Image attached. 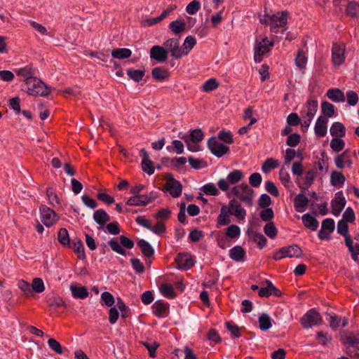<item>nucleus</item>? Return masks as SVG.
Instances as JSON below:
<instances>
[{"label":"nucleus","mask_w":359,"mask_h":359,"mask_svg":"<svg viewBox=\"0 0 359 359\" xmlns=\"http://www.w3.org/2000/svg\"><path fill=\"white\" fill-rule=\"evenodd\" d=\"M288 15L287 11L277 12L272 15L265 14L263 18L260 20V22L262 24L269 25L272 34H278V29H282L281 34H283L287 24Z\"/></svg>","instance_id":"nucleus-1"},{"label":"nucleus","mask_w":359,"mask_h":359,"mask_svg":"<svg viewBox=\"0 0 359 359\" xmlns=\"http://www.w3.org/2000/svg\"><path fill=\"white\" fill-rule=\"evenodd\" d=\"M318 101L309 98L300 111L302 117V128L304 132L309 128L318 110Z\"/></svg>","instance_id":"nucleus-2"},{"label":"nucleus","mask_w":359,"mask_h":359,"mask_svg":"<svg viewBox=\"0 0 359 359\" xmlns=\"http://www.w3.org/2000/svg\"><path fill=\"white\" fill-rule=\"evenodd\" d=\"M119 242L116 238H112L108 241V245L114 252L123 255H126V251L124 249H132L135 243L134 242L128 238V237L121 235L119 236Z\"/></svg>","instance_id":"nucleus-3"},{"label":"nucleus","mask_w":359,"mask_h":359,"mask_svg":"<svg viewBox=\"0 0 359 359\" xmlns=\"http://www.w3.org/2000/svg\"><path fill=\"white\" fill-rule=\"evenodd\" d=\"M27 86V92L29 95L36 96H47L50 93V88L41 80L36 77L29 79Z\"/></svg>","instance_id":"nucleus-4"},{"label":"nucleus","mask_w":359,"mask_h":359,"mask_svg":"<svg viewBox=\"0 0 359 359\" xmlns=\"http://www.w3.org/2000/svg\"><path fill=\"white\" fill-rule=\"evenodd\" d=\"M244 177L243 172L240 170H233L230 172L226 178L220 179L217 185L218 187L224 192L229 190L231 185H234L239 182Z\"/></svg>","instance_id":"nucleus-5"},{"label":"nucleus","mask_w":359,"mask_h":359,"mask_svg":"<svg viewBox=\"0 0 359 359\" xmlns=\"http://www.w3.org/2000/svg\"><path fill=\"white\" fill-rule=\"evenodd\" d=\"M232 193L246 205L250 206L252 205L254 191L247 184L234 186Z\"/></svg>","instance_id":"nucleus-6"},{"label":"nucleus","mask_w":359,"mask_h":359,"mask_svg":"<svg viewBox=\"0 0 359 359\" xmlns=\"http://www.w3.org/2000/svg\"><path fill=\"white\" fill-rule=\"evenodd\" d=\"M273 45V41H269L267 37L262 39L260 41H257L254 48L255 61L258 63L261 62L263 60V56L270 51Z\"/></svg>","instance_id":"nucleus-7"},{"label":"nucleus","mask_w":359,"mask_h":359,"mask_svg":"<svg viewBox=\"0 0 359 359\" xmlns=\"http://www.w3.org/2000/svg\"><path fill=\"white\" fill-rule=\"evenodd\" d=\"M41 222L48 228L53 226L59 220L58 215L45 205L39 208Z\"/></svg>","instance_id":"nucleus-8"},{"label":"nucleus","mask_w":359,"mask_h":359,"mask_svg":"<svg viewBox=\"0 0 359 359\" xmlns=\"http://www.w3.org/2000/svg\"><path fill=\"white\" fill-rule=\"evenodd\" d=\"M302 255V250L298 245H293L280 248L273 256V259L279 260L285 257H299Z\"/></svg>","instance_id":"nucleus-9"},{"label":"nucleus","mask_w":359,"mask_h":359,"mask_svg":"<svg viewBox=\"0 0 359 359\" xmlns=\"http://www.w3.org/2000/svg\"><path fill=\"white\" fill-rule=\"evenodd\" d=\"M346 46L344 43H334L332 48V62L334 67L341 66L345 61Z\"/></svg>","instance_id":"nucleus-10"},{"label":"nucleus","mask_w":359,"mask_h":359,"mask_svg":"<svg viewBox=\"0 0 359 359\" xmlns=\"http://www.w3.org/2000/svg\"><path fill=\"white\" fill-rule=\"evenodd\" d=\"M208 147L211 153L218 158L225 155L229 150V147L221 143L216 137H211L208 140Z\"/></svg>","instance_id":"nucleus-11"},{"label":"nucleus","mask_w":359,"mask_h":359,"mask_svg":"<svg viewBox=\"0 0 359 359\" xmlns=\"http://www.w3.org/2000/svg\"><path fill=\"white\" fill-rule=\"evenodd\" d=\"M321 316L315 309L308 311L301 318V324L304 328H310L320 323Z\"/></svg>","instance_id":"nucleus-12"},{"label":"nucleus","mask_w":359,"mask_h":359,"mask_svg":"<svg viewBox=\"0 0 359 359\" xmlns=\"http://www.w3.org/2000/svg\"><path fill=\"white\" fill-rule=\"evenodd\" d=\"M163 46L170 53L172 58L178 60L182 57L180 41L176 38H170L163 42Z\"/></svg>","instance_id":"nucleus-13"},{"label":"nucleus","mask_w":359,"mask_h":359,"mask_svg":"<svg viewBox=\"0 0 359 359\" xmlns=\"http://www.w3.org/2000/svg\"><path fill=\"white\" fill-rule=\"evenodd\" d=\"M164 187L165 191L174 198L179 197L182 194V186L181 183L175 180L171 175L168 177Z\"/></svg>","instance_id":"nucleus-14"},{"label":"nucleus","mask_w":359,"mask_h":359,"mask_svg":"<svg viewBox=\"0 0 359 359\" xmlns=\"http://www.w3.org/2000/svg\"><path fill=\"white\" fill-rule=\"evenodd\" d=\"M346 201L342 191L335 194L334 198L331 201L332 214L339 216L346 205Z\"/></svg>","instance_id":"nucleus-15"},{"label":"nucleus","mask_w":359,"mask_h":359,"mask_svg":"<svg viewBox=\"0 0 359 359\" xmlns=\"http://www.w3.org/2000/svg\"><path fill=\"white\" fill-rule=\"evenodd\" d=\"M150 58L158 62H165L168 57V51L164 46L158 45L154 46L150 49Z\"/></svg>","instance_id":"nucleus-16"},{"label":"nucleus","mask_w":359,"mask_h":359,"mask_svg":"<svg viewBox=\"0 0 359 359\" xmlns=\"http://www.w3.org/2000/svg\"><path fill=\"white\" fill-rule=\"evenodd\" d=\"M155 197L151 195H133L126 201L129 206H145L149 204Z\"/></svg>","instance_id":"nucleus-17"},{"label":"nucleus","mask_w":359,"mask_h":359,"mask_svg":"<svg viewBox=\"0 0 359 359\" xmlns=\"http://www.w3.org/2000/svg\"><path fill=\"white\" fill-rule=\"evenodd\" d=\"M175 262L180 269L188 270L194 265L192 256L187 253L179 254L175 258Z\"/></svg>","instance_id":"nucleus-18"},{"label":"nucleus","mask_w":359,"mask_h":359,"mask_svg":"<svg viewBox=\"0 0 359 359\" xmlns=\"http://www.w3.org/2000/svg\"><path fill=\"white\" fill-rule=\"evenodd\" d=\"M140 156L142 158V169L149 175L154 172V167L153 162L149 158V155L145 149L140 151Z\"/></svg>","instance_id":"nucleus-19"},{"label":"nucleus","mask_w":359,"mask_h":359,"mask_svg":"<svg viewBox=\"0 0 359 359\" xmlns=\"http://www.w3.org/2000/svg\"><path fill=\"white\" fill-rule=\"evenodd\" d=\"M229 213L234 215L238 219H243L246 215V211L241 205L235 200H231L229 203Z\"/></svg>","instance_id":"nucleus-20"},{"label":"nucleus","mask_w":359,"mask_h":359,"mask_svg":"<svg viewBox=\"0 0 359 359\" xmlns=\"http://www.w3.org/2000/svg\"><path fill=\"white\" fill-rule=\"evenodd\" d=\"M327 118L325 116H319L316 122L314 131L315 134L320 137H323L326 135L327 131Z\"/></svg>","instance_id":"nucleus-21"},{"label":"nucleus","mask_w":359,"mask_h":359,"mask_svg":"<svg viewBox=\"0 0 359 359\" xmlns=\"http://www.w3.org/2000/svg\"><path fill=\"white\" fill-rule=\"evenodd\" d=\"M153 313L158 318H163L167 316L169 305L167 303L156 301L152 306Z\"/></svg>","instance_id":"nucleus-22"},{"label":"nucleus","mask_w":359,"mask_h":359,"mask_svg":"<svg viewBox=\"0 0 359 359\" xmlns=\"http://www.w3.org/2000/svg\"><path fill=\"white\" fill-rule=\"evenodd\" d=\"M309 202V198L303 194H297L294 199V206L296 211L303 212L305 211Z\"/></svg>","instance_id":"nucleus-23"},{"label":"nucleus","mask_w":359,"mask_h":359,"mask_svg":"<svg viewBox=\"0 0 359 359\" xmlns=\"http://www.w3.org/2000/svg\"><path fill=\"white\" fill-rule=\"evenodd\" d=\"M69 248L74 250L78 259L81 260L86 259L84 246L81 239L76 238L73 240L72 243H71V247Z\"/></svg>","instance_id":"nucleus-24"},{"label":"nucleus","mask_w":359,"mask_h":359,"mask_svg":"<svg viewBox=\"0 0 359 359\" xmlns=\"http://www.w3.org/2000/svg\"><path fill=\"white\" fill-rule=\"evenodd\" d=\"M326 96L334 102H343L345 101L344 93L339 88H330L326 93Z\"/></svg>","instance_id":"nucleus-25"},{"label":"nucleus","mask_w":359,"mask_h":359,"mask_svg":"<svg viewBox=\"0 0 359 359\" xmlns=\"http://www.w3.org/2000/svg\"><path fill=\"white\" fill-rule=\"evenodd\" d=\"M151 75L154 79L158 81H163L170 77V72L163 67H157L152 69Z\"/></svg>","instance_id":"nucleus-26"},{"label":"nucleus","mask_w":359,"mask_h":359,"mask_svg":"<svg viewBox=\"0 0 359 359\" xmlns=\"http://www.w3.org/2000/svg\"><path fill=\"white\" fill-rule=\"evenodd\" d=\"M70 290L72 296L76 299H84L88 296V291L84 286H77L76 285H71Z\"/></svg>","instance_id":"nucleus-27"},{"label":"nucleus","mask_w":359,"mask_h":359,"mask_svg":"<svg viewBox=\"0 0 359 359\" xmlns=\"http://www.w3.org/2000/svg\"><path fill=\"white\" fill-rule=\"evenodd\" d=\"M330 135L335 137H343L346 135V128L341 122H334L330 128Z\"/></svg>","instance_id":"nucleus-28"},{"label":"nucleus","mask_w":359,"mask_h":359,"mask_svg":"<svg viewBox=\"0 0 359 359\" xmlns=\"http://www.w3.org/2000/svg\"><path fill=\"white\" fill-rule=\"evenodd\" d=\"M196 39L193 36L190 35L187 36L184 41L182 46L181 47L182 56L189 55L191 50L196 45Z\"/></svg>","instance_id":"nucleus-29"},{"label":"nucleus","mask_w":359,"mask_h":359,"mask_svg":"<svg viewBox=\"0 0 359 359\" xmlns=\"http://www.w3.org/2000/svg\"><path fill=\"white\" fill-rule=\"evenodd\" d=\"M302 222L304 225L311 231H316L318 226V220L311 215L309 213L304 214L302 217Z\"/></svg>","instance_id":"nucleus-30"},{"label":"nucleus","mask_w":359,"mask_h":359,"mask_svg":"<svg viewBox=\"0 0 359 359\" xmlns=\"http://www.w3.org/2000/svg\"><path fill=\"white\" fill-rule=\"evenodd\" d=\"M137 245L140 248L142 253L147 257H152L154 254V250L149 242L144 239H140L137 243Z\"/></svg>","instance_id":"nucleus-31"},{"label":"nucleus","mask_w":359,"mask_h":359,"mask_svg":"<svg viewBox=\"0 0 359 359\" xmlns=\"http://www.w3.org/2000/svg\"><path fill=\"white\" fill-rule=\"evenodd\" d=\"M346 179L344 175L338 171H332L330 175V183L333 187H341L345 183Z\"/></svg>","instance_id":"nucleus-32"},{"label":"nucleus","mask_w":359,"mask_h":359,"mask_svg":"<svg viewBox=\"0 0 359 359\" xmlns=\"http://www.w3.org/2000/svg\"><path fill=\"white\" fill-rule=\"evenodd\" d=\"M245 256V252L240 245H236L229 250L230 258L236 262H241L243 260Z\"/></svg>","instance_id":"nucleus-33"},{"label":"nucleus","mask_w":359,"mask_h":359,"mask_svg":"<svg viewBox=\"0 0 359 359\" xmlns=\"http://www.w3.org/2000/svg\"><path fill=\"white\" fill-rule=\"evenodd\" d=\"M225 235L235 242L241 236V229L236 224H231L226 229Z\"/></svg>","instance_id":"nucleus-34"},{"label":"nucleus","mask_w":359,"mask_h":359,"mask_svg":"<svg viewBox=\"0 0 359 359\" xmlns=\"http://www.w3.org/2000/svg\"><path fill=\"white\" fill-rule=\"evenodd\" d=\"M317 176L316 168H312L308 170L305 173V176L303 178V184L304 186V189H309L312 184L313 183L316 177Z\"/></svg>","instance_id":"nucleus-35"},{"label":"nucleus","mask_w":359,"mask_h":359,"mask_svg":"<svg viewBox=\"0 0 359 359\" xmlns=\"http://www.w3.org/2000/svg\"><path fill=\"white\" fill-rule=\"evenodd\" d=\"M169 29L174 34L177 35L185 30L186 23L184 20H176L170 23Z\"/></svg>","instance_id":"nucleus-36"},{"label":"nucleus","mask_w":359,"mask_h":359,"mask_svg":"<svg viewBox=\"0 0 359 359\" xmlns=\"http://www.w3.org/2000/svg\"><path fill=\"white\" fill-rule=\"evenodd\" d=\"M131 55L132 51L126 48H116L111 51V56L118 60L129 58Z\"/></svg>","instance_id":"nucleus-37"},{"label":"nucleus","mask_w":359,"mask_h":359,"mask_svg":"<svg viewBox=\"0 0 359 359\" xmlns=\"http://www.w3.org/2000/svg\"><path fill=\"white\" fill-rule=\"evenodd\" d=\"M93 219L95 222L100 226H104L105 223L110 219L107 213L102 209L98 210L94 212Z\"/></svg>","instance_id":"nucleus-38"},{"label":"nucleus","mask_w":359,"mask_h":359,"mask_svg":"<svg viewBox=\"0 0 359 359\" xmlns=\"http://www.w3.org/2000/svg\"><path fill=\"white\" fill-rule=\"evenodd\" d=\"M58 242L65 247H71L68 231L65 228H61L57 233Z\"/></svg>","instance_id":"nucleus-39"},{"label":"nucleus","mask_w":359,"mask_h":359,"mask_svg":"<svg viewBox=\"0 0 359 359\" xmlns=\"http://www.w3.org/2000/svg\"><path fill=\"white\" fill-rule=\"evenodd\" d=\"M279 165L278 161L273 158H268L263 163L262 170L264 173H269L271 170L278 168Z\"/></svg>","instance_id":"nucleus-40"},{"label":"nucleus","mask_w":359,"mask_h":359,"mask_svg":"<svg viewBox=\"0 0 359 359\" xmlns=\"http://www.w3.org/2000/svg\"><path fill=\"white\" fill-rule=\"evenodd\" d=\"M306 53L302 49L299 50L297 55L295 57V64L299 69H304L307 63Z\"/></svg>","instance_id":"nucleus-41"},{"label":"nucleus","mask_w":359,"mask_h":359,"mask_svg":"<svg viewBox=\"0 0 359 359\" xmlns=\"http://www.w3.org/2000/svg\"><path fill=\"white\" fill-rule=\"evenodd\" d=\"M48 306L50 308L67 307V304L62 297L59 296H53L47 300Z\"/></svg>","instance_id":"nucleus-42"},{"label":"nucleus","mask_w":359,"mask_h":359,"mask_svg":"<svg viewBox=\"0 0 359 359\" xmlns=\"http://www.w3.org/2000/svg\"><path fill=\"white\" fill-rule=\"evenodd\" d=\"M272 326L271 319L266 313H262L259 317V327L261 330L266 331Z\"/></svg>","instance_id":"nucleus-43"},{"label":"nucleus","mask_w":359,"mask_h":359,"mask_svg":"<svg viewBox=\"0 0 359 359\" xmlns=\"http://www.w3.org/2000/svg\"><path fill=\"white\" fill-rule=\"evenodd\" d=\"M16 73L18 76H21L25 78V85L28 83L29 79L35 78V76H34V72L32 67L28 66L19 69L16 71Z\"/></svg>","instance_id":"nucleus-44"},{"label":"nucleus","mask_w":359,"mask_h":359,"mask_svg":"<svg viewBox=\"0 0 359 359\" xmlns=\"http://www.w3.org/2000/svg\"><path fill=\"white\" fill-rule=\"evenodd\" d=\"M231 223V219L229 217V213L226 212L225 207H222L221 209V212L217 217V226H225L228 225Z\"/></svg>","instance_id":"nucleus-45"},{"label":"nucleus","mask_w":359,"mask_h":359,"mask_svg":"<svg viewBox=\"0 0 359 359\" xmlns=\"http://www.w3.org/2000/svg\"><path fill=\"white\" fill-rule=\"evenodd\" d=\"M203 133L201 129H195L191 130L189 135L184 136L183 139H187V140H191V142H200L203 140Z\"/></svg>","instance_id":"nucleus-46"},{"label":"nucleus","mask_w":359,"mask_h":359,"mask_svg":"<svg viewBox=\"0 0 359 359\" xmlns=\"http://www.w3.org/2000/svg\"><path fill=\"white\" fill-rule=\"evenodd\" d=\"M161 293L165 297L172 299L175 297L173 287L168 283H163L160 287Z\"/></svg>","instance_id":"nucleus-47"},{"label":"nucleus","mask_w":359,"mask_h":359,"mask_svg":"<svg viewBox=\"0 0 359 359\" xmlns=\"http://www.w3.org/2000/svg\"><path fill=\"white\" fill-rule=\"evenodd\" d=\"M126 73L129 78L135 82L140 81L144 76V71L140 69H128Z\"/></svg>","instance_id":"nucleus-48"},{"label":"nucleus","mask_w":359,"mask_h":359,"mask_svg":"<svg viewBox=\"0 0 359 359\" xmlns=\"http://www.w3.org/2000/svg\"><path fill=\"white\" fill-rule=\"evenodd\" d=\"M344 343L348 344L355 349V345L359 344V332H351L349 334L346 336Z\"/></svg>","instance_id":"nucleus-49"},{"label":"nucleus","mask_w":359,"mask_h":359,"mask_svg":"<svg viewBox=\"0 0 359 359\" xmlns=\"http://www.w3.org/2000/svg\"><path fill=\"white\" fill-rule=\"evenodd\" d=\"M321 111L325 116L332 117L335 113L334 106L327 101H324L321 103Z\"/></svg>","instance_id":"nucleus-50"},{"label":"nucleus","mask_w":359,"mask_h":359,"mask_svg":"<svg viewBox=\"0 0 359 359\" xmlns=\"http://www.w3.org/2000/svg\"><path fill=\"white\" fill-rule=\"evenodd\" d=\"M264 233L270 238H275L278 233V230L273 222H268L264 227Z\"/></svg>","instance_id":"nucleus-51"},{"label":"nucleus","mask_w":359,"mask_h":359,"mask_svg":"<svg viewBox=\"0 0 359 359\" xmlns=\"http://www.w3.org/2000/svg\"><path fill=\"white\" fill-rule=\"evenodd\" d=\"M219 86V83L215 79L211 78L208 79L201 86V90L203 92H210Z\"/></svg>","instance_id":"nucleus-52"},{"label":"nucleus","mask_w":359,"mask_h":359,"mask_svg":"<svg viewBox=\"0 0 359 359\" xmlns=\"http://www.w3.org/2000/svg\"><path fill=\"white\" fill-rule=\"evenodd\" d=\"M31 287L32 291H34L36 293H42L45 290L43 281L40 278H34L32 280Z\"/></svg>","instance_id":"nucleus-53"},{"label":"nucleus","mask_w":359,"mask_h":359,"mask_svg":"<svg viewBox=\"0 0 359 359\" xmlns=\"http://www.w3.org/2000/svg\"><path fill=\"white\" fill-rule=\"evenodd\" d=\"M349 156L348 151H345L342 154L338 155L334 159L336 166L339 169H343L346 166V161Z\"/></svg>","instance_id":"nucleus-54"},{"label":"nucleus","mask_w":359,"mask_h":359,"mask_svg":"<svg viewBox=\"0 0 359 359\" xmlns=\"http://www.w3.org/2000/svg\"><path fill=\"white\" fill-rule=\"evenodd\" d=\"M345 142L341 137H334L330 141V147L336 152L342 151L344 148Z\"/></svg>","instance_id":"nucleus-55"},{"label":"nucleus","mask_w":359,"mask_h":359,"mask_svg":"<svg viewBox=\"0 0 359 359\" xmlns=\"http://www.w3.org/2000/svg\"><path fill=\"white\" fill-rule=\"evenodd\" d=\"M116 306L118 311L119 310V311L121 312V316L123 318H126L129 316L130 309L128 308V306L126 305V304L121 299L117 298Z\"/></svg>","instance_id":"nucleus-56"},{"label":"nucleus","mask_w":359,"mask_h":359,"mask_svg":"<svg viewBox=\"0 0 359 359\" xmlns=\"http://www.w3.org/2000/svg\"><path fill=\"white\" fill-rule=\"evenodd\" d=\"M46 196L51 205L55 206L56 205H60L59 198L53 188H48L46 189Z\"/></svg>","instance_id":"nucleus-57"},{"label":"nucleus","mask_w":359,"mask_h":359,"mask_svg":"<svg viewBox=\"0 0 359 359\" xmlns=\"http://www.w3.org/2000/svg\"><path fill=\"white\" fill-rule=\"evenodd\" d=\"M201 7V2L197 0L191 1L186 7V11L189 15H195Z\"/></svg>","instance_id":"nucleus-58"},{"label":"nucleus","mask_w":359,"mask_h":359,"mask_svg":"<svg viewBox=\"0 0 359 359\" xmlns=\"http://www.w3.org/2000/svg\"><path fill=\"white\" fill-rule=\"evenodd\" d=\"M231 241L226 235L219 236L217 238V245L223 250L230 247L232 243Z\"/></svg>","instance_id":"nucleus-59"},{"label":"nucleus","mask_w":359,"mask_h":359,"mask_svg":"<svg viewBox=\"0 0 359 359\" xmlns=\"http://www.w3.org/2000/svg\"><path fill=\"white\" fill-rule=\"evenodd\" d=\"M253 114L254 109L252 107H248L246 108L243 113V118L245 120H250V126H252L257 121V119L253 116Z\"/></svg>","instance_id":"nucleus-60"},{"label":"nucleus","mask_w":359,"mask_h":359,"mask_svg":"<svg viewBox=\"0 0 359 359\" xmlns=\"http://www.w3.org/2000/svg\"><path fill=\"white\" fill-rule=\"evenodd\" d=\"M346 101L350 106H355L358 102V100H359L358 95L353 90H350L346 91Z\"/></svg>","instance_id":"nucleus-61"},{"label":"nucleus","mask_w":359,"mask_h":359,"mask_svg":"<svg viewBox=\"0 0 359 359\" xmlns=\"http://www.w3.org/2000/svg\"><path fill=\"white\" fill-rule=\"evenodd\" d=\"M48 345L49 348L57 354H62L63 353L62 348L60 344L53 338H50L48 340Z\"/></svg>","instance_id":"nucleus-62"},{"label":"nucleus","mask_w":359,"mask_h":359,"mask_svg":"<svg viewBox=\"0 0 359 359\" xmlns=\"http://www.w3.org/2000/svg\"><path fill=\"white\" fill-rule=\"evenodd\" d=\"M300 140H301L300 135L298 133H292V134L288 135L287 140H286V144H287V145H288L291 147H294L298 145V144L300 142Z\"/></svg>","instance_id":"nucleus-63"},{"label":"nucleus","mask_w":359,"mask_h":359,"mask_svg":"<svg viewBox=\"0 0 359 359\" xmlns=\"http://www.w3.org/2000/svg\"><path fill=\"white\" fill-rule=\"evenodd\" d=\"M346 12L351 16L359 15V4L350 2L347 6Z\"/></svg>","instance_id":"nucleus-64"}]
</instances>
